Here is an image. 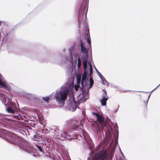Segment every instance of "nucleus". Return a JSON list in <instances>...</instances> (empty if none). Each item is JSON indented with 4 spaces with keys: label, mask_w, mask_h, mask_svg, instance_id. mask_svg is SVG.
Here are the masks:
<instances>
[{
    "label": "nucleus",
    "mask_w": 160,
    "mask_h": 160,
    "mask_svg": "<svg viewBox=\"0 0 160 160\" xmlns=\"http://www.w3.org/2000/svg\"><path fill=\"white\" fill-rule=\"evenodd\" d=\"M146 103H147V102H145V105L146 106H147Z\"/></svg>",
    "instance_id": "29"
},
{
    "label": "nucleus",
    "mask_w": 160,
    "mask_h": 160,
    "mask_svg": "<svg viewBox=\"0 0 160 160\" xmlns=\"http://www.w3.org/2000/svg\"><path fill=\"white\" fill-rule=\"evenodd\" d=\"M111 124L113 126L114 128L116 130V132L117 133V135H116V139H117L118 138V124L116 122L115 123V126L113 124L112 122Z\"/></svg>",
    "instance_id": "15"
},
{
    "label": "nucleus",
    "mask_w": 160,
    "mask_h": 160,
    "mask_svg": "<svg viewBox=\"0 0 160 160\" xmlns=\"http://www.w3.org/2000/svg\"><path fill=\"white\" fill-rule=\"evenodd\" d=\"M33 138L34 139L36 140H37V139H38V138L37 137L36 135H34V136H33Z\"/></svg>",
    "instance_id": "25"
},
{
    "label": "nucleus",
    "mask_w": 160,
    "mask_h": 160,
    "mask_svg": "<svg viewBox=\"0 0 160 160\" xmlns=\"http://www.w3.org/2000/svg\"><path fill=\"white\" fill-rule=\"evenodd\" d=\"M88 1L89 0H84L82 3L81 4L78 16V22L82 19V17L84 16L85 11Z\"/></svg>",
    "instance_id": "7"
},
{
    "label": "nucleus",
    "mask_w": 160,
    "mask_h": 160,
    "mask_svg": "<svg viewBox=\"0 0 160 160\" xmlns=\"http://www.w3.org/2000/svg\"><path fill=\"white\" fill-rule=\"evenodd\" d=\"M18 108L16 104L12 102L11 99V120H24V118L25 116L23 114L18 113Z\"/></svg>",
    "instance_id": "5"
},
{
    "label": "nucleus",
    "mask_w": 160,
    "mask_h": 160,
    "mask_svg": "<svg viewBox=\"0 0 160 160\" xmlns=\"http://www.w3.org/2000/svg\"><path fill=\"white\" fill-rule=\"evenodd\" d=\"M101 80L102 82V84L103 85H109V83L106 80L104 77L103 78H101Z\"/></svg>",
    "instance_id": "16"
},
{
    "label": "nucleus",
    "mask_w": 160,
    "mask_h": 160,
    "mask_svg": "<svg viewBox=\"0 0 160 160\" xmlns=\"http://www.w3.org/2000/svg\"><path fill=\"white\" fill-rule=\"evenodd\" d=\"M65 125L72 130H76L79 127V123L73 119L68 120L65 122Z\"/></svg>",
    "instance_id": "8"
},
{
    "label": "nucleus",
    "mask_w": 160,
    "mask_h": 160,
    "mask_svg": "<svg viewBox=\"0 0 160 160\" xmlns=\"http://www.w3.org/2000/svg\"><path fill=\"white\" fill-rule=\"evenodd\" d=\"M42 98L44 101L47 102V103L49 102L50 99V98L49 97H42Z\"/></svg>",
    "instance_id": "19"
},
{
    "label": "nucleus",
    "mask_w": 160,
    "mask_h": 160,
    "mask_svg": "<svg viewBox=\"0 0 160 160\" xmlns=\"http://www.w3.org/2000/svg\"><path fill=\"white\" fill-rule=\"evenodd\" d=\"M87 9H88V8H87V9L86 10V12L87 11Z\"/></svg>",
    "instance_id": "35"
},
{
    "label": "nucleus",
    "mask_w": 160,
    "mask_h": 160,
    "mask_svg": "<svg viewBox=\"0 0 160 160\" xmlns=\"http://www.w3.org/2000/svg\"><path fill=\"white\" fill-rule=\"evenodd\" d=\"M87 11L85 13V18H86L87 17Z\"/></svg>",
    "instance_id": "27"
},
{
    "label": "nucleus",
    "mask_w": 160,
    "mask_h": 160,
    "mask_svg": "<svg viewBox=\"0 0 160 160\" xmlns=\"http://www.w3.org/2000/svg\"><path fill=\"white\" fill-rule=\"evenodd\" d=\"M13 121V120H11V123H12V122H12V121Z\"/></svg>",
    "instance_id": "32"
},
{
    "label": "nucleus",
    "mask_w": 160,
    "mask_h": 160,
    "mask_svg": "<svg viewBox=\"0 0 160 160\" xmlns=\"http://www.w3.org/2000/svg\"><path fill=\"white\" fill-rule=\"evenodd\" d=\"M32 148H34V150H33V153H29V152H27L28 153H30V154H31L33 156L35 157H36L37 156L35 155L34 154L35 153V151H36V150L35 149V148H34L33 147H32Z\"/></svg>",
    "instance_id": "23"
},
{
    "label": "nucleus",
    "mask_w": 160,
    "mask_h": 160,
    "mask_svg": "<svg viewBox=\"0 0 160 160\" xmlns=\"http://www.w3.org/2000/svg\"><path fill=\"white\" fill-rule=\"evenodd\" d=\"M66 48H63V50H62V51H63V52H65V51H66Z\"/></svg>",
    "instance_id": "26"
},
{
    "label": "nucleus",
    "mask_w": 160,
    "mask_h": 160,
    "mask_svg": "<svg viewBox=\"0 0 160 160\" xmlns=\"http://www.w3.org/2000/svg\"><path fill=\"white\" fill-rule=\"evenodd\" d=\"M42 144L43 145H44V144H45V143H44V144L43 143H42Z\"/></svg>",
    "instance_id": "31"
},
{
    "label": "nucleus",
    "mask_w": 160,
    "mask_h": 160,
    "mask_svg": "<svg viewBox=\"0 0 160 160\" xmlns=\"http://www.w3.org/2000/svg\"><path fill=\"white\" fill-rule=\"evenodd\" d=\"M87 38V41L91 48V42L90 36ZM84 44L81 40L80 41L81 51L77 50L74 46L70 47L68 49L69 56H64L62 58L63 61H59L57 63L62 67L66 69V72L68 75H70L76 65L78 69L80 68L82 63L84 69L83 74L82 76L81 84L84 87V90L87 94L88 89L93 84V80L92 78L93 67L91 64L92 60L91 48V56L88 58V52Z\"/></svg>",
    "instance_id": "1"
},
{
    "label": "nucleus",
    "mask_w": 160,
    "mask_h": 160,
    "mask_svg": "<svg viewBox=\"0 0 160 160\" xmlns=\"http://www.w3.org/2000/svg\"><path fill=\"white\" fill-rule=\"evenodd\" d=\"M53 131H54V132L55 131L54 130H53ZM54 133H55V132H54Z\"/></svg>",
    "instance_id": "34"
},
{
    "label": "nucleus",
    "mask_w": 160,
    "mask_h": 160,
    "mask_svg": "<svg viewBox=\"0 0 160 160\" xmlns=\"http://www.w3.org/2000/svg\"><path fill=\"white\" fill-rule=\"evenodd\" d=\"M85 33L86 37H88V35L90 36L89 30H86L85 32Z\"/></svg>",
    "instance_id": "22"
},
{
    "label": "nucleus",
    "mask_w": 160,
    "mask_h": 160,
    "mask_svg": "<svg viewBox=\"0 0 160 160\" xmlns=\"http://www.w3.org/2000/svg\"><path fill=\"white\" fill-rule=\"evenodd\" d=\"M97 73H98L99 77L101 79V78H104V77L102 75L101 73L99 72L98 70H97Z\"/></svg>",
    "instance_id": "21"
},
{
    "label": "nucleus",
    "mask_w": 160,
    "mask_h": 160,
    "mask_svg": "<svg viewBox=\"0 0 160 160\" xmlns=\"http://www.w3.org/2000/svg\"><path fill=\"white\" fill-rule=\"evenodd\" d=\"M4 121L2 117L0 116V127L3 126ZM0 137H1L7 141L10 142V132L9 131L0 128Z\"/></svg>",
    "instance_id": "6"
},
{
    "label": "nucleus",
    "mask_w": 160,
    "mask_h": 160,
    "mask_svg": "<svg viewBox=\"0 0 160 160\" xmlns=\"http://www.w3.org/2000/svg\"><path fill=\"white\" fill-rule=\"evenodd\" d=\"M160 85V84L157 86V87L155 88H154L153 90L152 91L151 93L148 96V99L147 101V103H146V105H147L148 102L149 100V99L151 95V93L153 91H154Z\"/></svg>",
    "instance_id": "20"
},
{
    "label": "nucleus",
    "mask_w": 160,
    "mask_h": 160,
    "mask_svg": "<svg viewBox=\"0 0 160 160\" xmlns=\"http://www.w3.org/2000/svg\"><path fill=\"white\" fill-rule=\"evenodd\" d=\"M91 152L92 153H93V152H92V150H91Z\"/></svg>",
    "instance_id": "33"
},
{
    "label": "nucleus",
    "mask_w": 160,
    "mask_h": 160,
    "mask_svg": "<svg viewBox=\"0 0 160 160\" xmlns=\"http://www.w3.org/2000/svg\"><path fill=\"white\" fill-rule=\"evenodd\" d=\"M63 68L65 69L66 71V69ZM72 72L73 71L70 75H68L65 72L66 74L68 76L71 77L68 78L67 81L66 83L55 91L54 99L56 100L58 103L61 107H62L65 104L68 96L69 95V99L68 101L69 108L70 110L73 112L76 110L77 107L79 106V103L78 102L75 101L74 96L72 93V90L74 87L75 90L77 91L78 89L81 87L80 83L81 85L82 84L80 78L79 79L77 76L76 78L72 76ZM91 87L89 88L88 91L86 94L84 90V87H82L81 85V90L82 91V97L84 99V102H85L88 98V92L90 88Z\"/></svg>",
    "instance_id": "3"
},
{
    "label": "nucleus",
    "mask_w": 160,
    "mask_h": 160,
    "mask_svg": "<svg viewBox=\"0 0 160 160\" xmlns=\"http://www.w3.org/2000/svg\"><path fill=\"white\" fill-rule=\"evenodd\" d=\"M94 67L95 68V69L96 70V72H97V70H98L95 67V66H94Z\"/></svg>",
    "instance_id": "28"
},
{
    "label": "nucleus",
    "mask_w": 160,
    "mask_h": 160,
    "mask_svg": "<svg viewBox=\"0 0 160 160\" xmlns=\"http://www.w3.org/2000/svg\"><path fill=\"white\" fill-rule=\"evenodd\" d=\"M62 135L63 136V139H67L68 140H71L72 139H73V137H72L71 138H67V137H70L71 135L69 133L66 132H64L62 134Z\"/></svg>",
    "instance_id": "12"
},
{
    "label": "nucleus",
    "mask_w": 160,
    "mask_h": 160,
    "mask_svg": "<svg viewBox=\"0 0 160 160\" xmlns=\"http://www.w3.org/2000/svg\"><path fill=\"white\" fill-rule=\"evenodd\" d=\"M47 142L48 143V145L46 146H45L46 149L48 148V150H49V147L51 145L50 142H51L50 139L48 138L47 139Z\"/></svg>",
    "instance_id": "18"
},
{
    "label": "nucleus",
    "mask_w": 160,
    "mask_h": 160,
    "mask_svg": "<svg viewBox=\"0 0 160 160\" xmlns=\"http://www.w3.org/2000/svg\"><path fill=\"white\" fill-rule=\"evenodd\" d=\"M92 113L97 117V120L99 122L95 126L98 137H102V135L104 134L103 130L106 129H107L108 132H105V138L96 148V151H98L102 146V149L95 154H93V155L90 156V157L88 158L87 160H106L108 156L109 152H110L111 156H113L118 141L116 140L113 143V140L112 139L108 147L109 149L105 148L112 139L111 132L112 131V128L110 125L108 126L107 122L102 115L99 114L97 112H92Z\"/></svg>",
    "instance_id": "2"
},
{
    "label": "nucleus",
    "mask_w": 160,
    "mask_h": 160,
    "mask_svg": "<svg viewBox=\"0 0 160 160\" xmlns=\"http://www.w3.org/2000/svg\"><path fill=\"white\" fill-rule=\"evenodd\" d=\"M108 99V97L107 96L106 92L105 91L104 92L103 94V96L100 100L101 105L102 106H105L106 105L107 101Z\"/></svg>",
    "instance_id": "10"
},
{
    "label": "nucleus",
    "mask_w": 160,
    "mask_h": 160,
    "mask_svg": "<svg viewBox=\"0 0 160 160\" xmlns=\"http://www.w3.org/2000/svg\"><path fill=\"white\" fill-rule=\"evenodd\" d=\"M120 152H121V154H122V156L123 157V159H124V160H127V159L125 157L124 154H123V153L122 152V151L121 150V149H120Z\"/></svg>",
    "instance_id": "24"
},
{
    "label": "nucleus",
    "mask_w": 160,
    "mask_h": 160,
    "mask_svg": "<svg viewBox=\"0 0 160 160\" xmlns=\"http://www.w3.org/2000/svg\"><path fill=\"white\" fill-rule=\"evenodd\" d=\"M11 143L17 144L19 148L27 152L33 153L34 148L28 141L22 139L14 133L11 132Z\"/></svg>",
    "instance_id": "4"
},
{
    "label": "nucleus",
    "mask_w": 160,
    "mask_h": 160,
    "mask_svg": "<svg viewBox=\"0 0 160 160\" xmlns=\"http://www.w3.org/2000/svg\"><path fill=\"white\" fill-rule=\"evenodd\" d=\"M2 102L4 103L5 106L8 107L6 109L8 113H10V102L9 100L8 99H6L4 98L3 101H2Z\"/></svg>",
    "instance_id": "11"
},
{
    "label": "nucleus",
    "mask_w": 160,
    "mask_h": 160,
    "mask_svg": "<svg viewBox=\"0 0 160 160\" xmlns=\"http://www.w3.org/2000/svg\"><path fill=\"white\" fill-rule=\"evenodd\" d=\"M35 145L38 148V150L40 151V152H42V153H44L43 149L41 146L39 145L36 144H35Z\"/></svg>",
    "instance_id": "17"
},
{
    "label": "nucleus",
    "mask_w": 160,
    "mask_h": 160,
    "mask_svg": "<svg viewBox=\"0 0 160 160\" xmlns=\"http://www.w3.org/2000/svg\"><path fill=\"white\" fill-rule=\"evenodd\" d=\"M116 134H115L114 135V137H116Z\"/></svg>",
    "instance_id": "30"
},
{
    "label": "nucleus",
    "mask_w": 160,
    "mask_h": 160,
    "mask_svg": "<svg viewBox=\"0 0 160 160\" xmlns=\"http://www.w3.org/2000/svg\"><path fill=\"white\" fill-rule=\"evenodd\" d=\"M73 138H77L79 140H80L81 139L83 138L85 139V136L82 134V135L79 134H76L75 136L73 137Z\"/></svg>",
    "instance_id": "13"
},
{
    "label": "nucleus",
    "mask_w": 160,
    "mask_h": 160,
    "mask_svg": "<svg viewBox=\"0 0 160 160\" xmlns=\"http://www.w3.org/2000/svg\"><path fill=\"white\" fill-rule=\"evenodd\" d=\"M0 88H4L6 90H8L9 85L7 81L0 74Z\"/></svg>",
    "instance_id": "9"
},
{
    "label": "nucleus",
    "mask_w": 160,
    "mask_h": 160,
    "mask_svg": "<svg viewBox=\"0 0 160 160\" xmlns=\"http://www.w3.org/2000/svg\"><path fill=\"white\" fill-rule=\"evenodd\" d=\"M18 89V88L17 86L11 83V91L12 90L14 92H17Z\"/></svg>",
    "instance_id": "14"
}]
</instances>
